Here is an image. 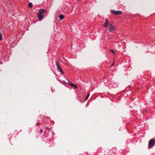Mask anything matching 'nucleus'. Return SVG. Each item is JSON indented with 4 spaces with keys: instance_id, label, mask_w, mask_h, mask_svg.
I'll return each instance as SVG.
<instances>
[{
    "instance_id": "obj_1",
    "label": "nucleus",
    "mask_w": 155,
    "mask_h": 155,
    "mask_svg": "<svg viewBox=\"0 0 155 155\" xmlns=\"http://www.w3.org/2000/svg\"><path fill=\"white\" fill-rule=\"evenodd\" d=\"M155 143V139L153 138L151 139L148 142V148H151Z\"/></svg>"
},
{
    "instance_id": "obj_2",
    "label": "nucleus",
    "mask_w": 155,
    "mask_h": 155,
    "mask_svg": "<svg viewBox=\"0 0 155 155\" xmlns=\"http://www.w3.org/2000/svg\"><path fill=\"white\" fill-rule=\"evenodd\" d=\"M111 13L115 15H121L122 14V12L120 11H115L114 10H111L110 11Z\"/></svg>"
},
{
    "instance_id": "obj_3",
    "label": "nucleus",
    "mask_w": 155,
    "mask_h": 155,
    "mask_svg": "<svg viewBox=\"0 0 155 155\" xmlns=\"http://www.w3.org/2000/svg\"><path fill=\"white\" fill-rule=\"evenodd\" d=\"M56 64L57 67V68L58 71L61 72L63 74V72L61 68L57 61H56Z\"/></svg>"
},
{
    "instance_id": "obj_4",
    "label": "nucleus",
    "mask_w": 155,
    "mask_h": 155,
    "mask_svg": "<svg viewBox=\"0 0 155 155\" xmlns=\"http://www.w3.org/2000/svg\"><path fill=\"white\" fill-rule=\"evenodd\" d=\"M37 17L39 18V21H41L43 18L44 16L42 14H40L39 13H37Z\"/></svg>"
},
{
    "instance_id": "obj_5",
    "label": "nucleus",
    "mask_w": 155,
    "mask_h": 155,
    "mask_svg": "<svg viewBox=\"0 0 155 155\" xmlns=\"http://www.w3.org/2000/svg\"><path fill=\"white\" fill-rule=\"evenodd\" d=\"M109 31L111 32L115 30L114 27L111 24H110L109 25Z\"/></svg>"
},
{
    "instance_id": "obj_6",
    "label": "nucleus",
    "mask_w": 155,
    "mask_h": 155,
    "mask_svg": "<svg viewBox=\"0 0 155 155\" xmlns=\"http://www.w3.org/2000/svg\"><path fill=\"white\" fill-rule=\"evenodd\" d=\"M68 84L70 85L71 86L74 87V88H75L76 89H77V86H76V85L72 83L70 81H68Z\"/></svg>"
},
{
    "instance_id": "obj_7",
    "label": "nucleus",
    "mask_w": 155,
    "mask_h": 155,
    "mask_svg": "<svg viewBox=\"0 0 155 155\" xmlns=\"http://www.w3.org/2000/svg\"><path fill=\"white\" fill-rule=\"evenodd\" d=\"M105 21L104 23V26L105 27H107L108 26V22L107 20L106 19H105Z\"/></svg>"
},
{
    "instance_id": "obj_8",
    "label": "nucleus",
    "mask_w": 155,
    "mask_h": 155,
    "mask_svg": "<svg viewBox=\"0 0 155 155\" xmlns=\"http://www.w3.org/2000/svg\"><path fill=\"white\" fill-rule=\"evenodd\" d=\"M46 12V11L44 9H41L39 10V14H42Z\"/></svg>"
},
{
    "instance_id": "obj_9",
    "label": "nucleus",
    "mask_w": 155,
    "mask_h": 155,
    "mask_svg": "<svg viewBox=\"0 0 155 155\" xmlns=\"http://www.w3.org/2000/svg\"><path fill=\"white\" fill-rule=\"evenodd\" d=\"M59 17L60 18V19L61 20H62L63 19V18H64V16L62 15H60L59 16Z\"/></svg>"
},
{
    "instance_id": "obj_10",
    "label": "nucleus",
    "mask_w": 155,
    "mask_h": 155,
    "mask_svg": "<svg viewBox=\"0 0 155 155\" xmlns=\"http://www.w3.org/2000/svg\"><path fill=\"white\" fill-rule=\"evenodd\" d=\"M33 4L31 2H30L28 4V6L29 8H31L32 7Z\"/></svg>"
},
{
    "instance_id": "obj_11",
    "label": "nucleus",
    "mask_w": 155,
    "mask_h": 155,
    "mask_svg": "<svg viewBox=\"0 0 155 155\" xmlns=\"http://www.w3.org/2000/svg\"><path fill=\"white\" fill-rule=\"evenodd\" d=\"M2 39V35L1 33L0 32V41Z\"/></svg>"
},
{
    "instance_id": "obj_12",
    "label": "nucleus",
    "mask_w": 155,
    "mask_h": 155,
    "mask_svg": "<svg viewBox=\"0 0 155 155\" xmlns=\"http://www.w3.org/2000/svg\"><path fill=\"white\" fill-rule=\"evenodd\" d=\"M89 95H90V94H88L86 97V100H87L89 97Z\"/></svg>"
},
{
    "instance_id": "obj_13",
    "label": "nucleus",
    "mask_w": 155,
    "mask_h": 155,
    "mask_svg": "<svg viewBox=\"0 0 155 155\" xmlns=\"http://www.w3.org/2000/svg\"><path fill=\"white\" fill-rule=\"evenodd\" d=\"M110 51L112 53L114 54V51L113 50H110Z\"/></svg>"
},
{
    "instance_id": "obj_14",
    "label": "nucleus",
    "mask_w": 155,
    "mask_h": 155,
    "mask_svg": "<svg viewBox=\"0 0 155 155\" xmlns=\"http://www.w3.org/2000/svg\"><path fill=\"white\" fill-rule=\"evenodd\" d=\"M40 132L41 133H42L43 132V130L41 129L40 130Z\"/></svg>"
},
{
    "instance_id": "obj_15",
    "label": "nucleus",
    "mask_w": 155,
    "mask_h": 155,
    "mask_svg": "<svg viewBox=\"0 0 155 155\" xmlns=\"http://www.w3.org/2000/svg\"><path fill=\"white\" fill-rule=\"evenodd\" d=\"M113 64L111 65V67H112V66H113Z\"/></svg>"
},
{
    "instance_id": "obj_16",
    "label": "nucleus",
    "mask_w": 155,
    "mask_h": 155,
    "mask_svg": "<svg viewBox=\"0 0 155 155\" xmlns=\"http://www.w3.org/2000/svg\"><path fill=\"white\" fill-rule=\"evenodd\" d=\"M78 0V1H80V0Z\"/></svg>"
}]
</instances>
